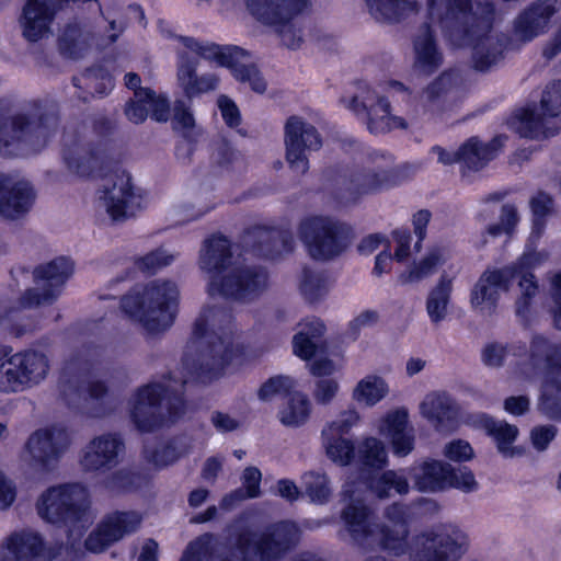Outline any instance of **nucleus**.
Here are the masks:
<instances>
[{
    "label": "nucleus",
    "mask_w": 561,
    "mask_h": 561,
    "mask_svg": "<svg viewBox=\"0 0 561 561\" xmlns=\"http://www.w3.org/2000/svg\"><path fill=\"white\" fill-rule=\"evenodd\" d=\"M328 457L336 463L347 465L354 457V444L344 436L322 435Z\"/></svg>",
    "instance_id": "13d9d810"
},
{
    "label": "nucleus",
    "mask_w": 561,
    "mask_h": 561,
    "mask_svg": "<svg viewBox=\"0 0 561 561\" xmlns=\"http://www.w3.org/2000/svg\"><path fill=\"white\" fill-rule=\"evenodd\" d=\"M531 261V254H524L518 262L511 265L517 270L514 280L518 279V286L522 291L520 297L516 301V313L518 316H525L527 313L531 299L538 293V285L535 280V276L526 271V268L530 266Z\"/></svg>",
    "instance_id": "09e8293b"
},
{
    "label": "nucleus",
    "mask_w": 561,
    "mask_h": 561,
    "mask_svg": "<svg viewBox=\"0 0 561 561\" xmlns=\"http://www.w3.org/2000/svg\"><path fill=\"white\" fill-rule=\"evenodd\" d=\"M379 432L389 439L393 455L405 457L414 449L415 432L409 424L405 410H397L387 414L380 423Z\"/></svg>",
    "instance_id": "c9c22d12"
},
{
    "label": "nucleus",
    "mask_w": 561,
    "mask_h": 561,
    "mask_svg": "<svg viewBox=\"0 0 561 561\" xmlns=\"http://www.w3.org/2000/svg\"><path fill=\"white\" fill-rule=\"evenodd\" d=\"M516 274L517 270L514 266L485 270L471 288V308L484 314L493 313L501 294L508 291Z\"/></svg>",
    "instance_id": "b1692460"
},
{
    "label": "nucleus",
    "mask_w": 561,
    "mask_h": 561,
    "mask_svg": "<svg viewBox=\"0 0 561 561\" xmlns=\"http://www.w3.org/2000/svg\"><path fill=\"white\" fill-rule=\"evenodd\" d=\"M414 69L430 76L437 71L444 61L435 33L430 23H423L413 37Z\"/></svg>",
    "instance_id": "f704fd0d"
},
{
    "label": "nucleus",
    "mask_w": 561,
    "mask_h": 561,
    "mask_svg": "<svg viewBox=\"0 0 561 561\" xmlns=\"http://www.w3.org/2000/svg\"><path fill=\"white\" fill-rule=\"evenodd\" d=\"M343 495L350 500V503L342 511V519L356 545L364 550L381 548L396 556L404 553L410 533L409 526L394 527L373 523L370 510L356 496V490L352 482L344 484Z\"/></svg>",
    "instance_id": "0eeeda50"
},
{
    "label": "nucleus",
    "mask_w": 561,
    "mask_h": 561,
    "mask_svg": "<svg viewBox=\"0 0 561 561\" xmlns=\"http://www.w3.org/2000/svg\"><path fill=\"white\" fill-rule=\"evenodd\" d=\"M443 264V252L439 248H433L425 257L400 276L402 283H416L433 275L437 266Z\"/></svg>",
    "instance_id": "5fc2aeb1"
},
{
    "label": "nucleus",
    "mask_w": 561,
    "mask_h": 561,
    "mask_svg": "<svg viewBox=\"0 0 561 561\" xmlns=\"http://www.w3.org/2000/svg\"><path fill=\"white\" fill-rule=\"evenodd\" d=\"M124 451L123 437L117 433H105L95 436L82 448L79 463L84 472L104 473L121 462Z\"/></svg>",
    "instance_id": "393cba45"
},
{
    "label": "nucleus",
    "mask_w": 561,
    "mask_h": 561,
    "mask_svg": "<svg viewBox=\"0 0 561 561\" xmlns=\"http://www.w3.org/2000/svg\"><path fill=\"white\" fill-rule=\"evenodd\" d=\"M478 417L482 428L496 443L497 450L502 456L512 458L522 454L520 450L512 446L518 435V428L515 425L495 420L485 414H481Z\"/></svg>",
    "instance_id": "37998d69"
},
{
    "label": "nucleus",
    "mask_w": 561,
    "mask_h": 561,
    "mask_svg": "<svg viewBox=\"0 0 561 561\" xmlns=\"http://www.w3.org/2000/svg\"><path fill=\"white\" fill-rule=\"evenodd\" d=\"M36 512L46 523L66 528L71 546L81 539L93 523L87 489L80 483L48 488L36 501Z\"/></svg>",
    "instance_id": "423d86ee"
},
{
    "label": "nucleus",
    "mask_w": 561,
    "mask_h": 561,
    "mask_svg": "<svg viewBox=\"0 0 561 561\" xmlns=\"http://www.w3.org/2000/svg\"><path fill=\"white\" fill-rule=\"evenodd\" d=\"M142 477L131 468H122L103 480L105 489L112 492L131 491L140 486Z\"/></svg>",
    "instance_id": "bf43d9fd"
},
{
    "label": "nucleus",
    "mask_w": 561,
    "mask_h": 561,
    "mask_svg": "<svg viewBox=\"0 0 561 561\" xmlns=\"http://www.w3.org/2000/svg\"><path fill=\"white\" fill-rule=\"evenodd\" d=\"M365 484L378 499H388L391 491L399 495H405L410 491V484L405 470H387L376 478H365Z\"/></svg>",
    "instance_id": "a18cd8bd"
},
{
    "label": "nucleus",
    "mask_w": 561,
    "mask_h": 561,
    "mask_svg": "<svg viewBox=\"0 0 561 561\" xmlns=\"http://www.w3.org/2000/svg\"><path fill=\"white\" fill-rule=\"evenodd\" d=\"M414 488L420 492H439L449 488L453 467L440 460H424L408 469Z\"/></svg>",
    "instance_id": "e433bc0d"
},
{
    "label": "nucleus",
    "mask_w": 561,
    "mask_h": 561,
    "mask_svg": "<svg viewBox=\"0 0 561 561\" xmlns=\"http://www.w3.org/2000/svg\"><path fill=\"white\" fill-rule=\"evenodd\" d=\"M142 517L137 512H117L107 516L85 539V548L94 553L104 551L125 535L135 533Z\"/></svg>",
    "instance_id": "cd10ccee"
},
{
    "label": "nucleus",
    "mask_w": 561,
    "mask_h": 561,
    "mask_svg": "<svg viewBox=\"0 0 561 561\" xmlns=\"http://www.w3.org/2000/svg\"><path fill=\"white\" fill-rule=\"evenodd\" d=\"M284 142L286 161L299 174L309 170V154L322 147L318 129L299 116H290L285 124Z\"/></svg>",
    "instance_id": "5701e85b"
},
{
    "label": "nucleus",
    "mask_w": 561,
    "mask_h": 561,
    "mask_svg": "<svg viewBox=\"0 0 561 561\" xmlns=\"http://www.w3.org/2000/svg\"><path fill=\"white\" fill-rule=\"evenodd\" d=\"M135 96L138 100L147 101L148 108L151 112V117L157 122H167L170 114V105L165 98L157 96L150 89H139L136 91Z\"/></svg>",
    "instance_id": "0e129e2a"
},
{
    "label": "nucleus",
    "mask_w": 561,
    "mask_h": 561,
    "mask_svg": "<svg viewBox=\"0 0 561 561\" xmlns=\"http://www.w3.org/2000/svg\"><path fill=\"white\" fill-rule=\"evenodd\" d=\"M526 353V345L522 342L502 344L499 342L489 343L482 350V362L491 368H499L504 365L507 355L522 356Z\"/></svg>",
    "instance_id": "603ef678"
},
{
    "label": "nucleus",
    "mask_w": 561,
    "mask_h": 561,
    "mask_svg": "<svg viewBox=\"0 0 561 561\" xmlns=\"http://www.w3.org/2000/svg\"><path fill=\"white\" fill-rule=\"evenodd\" d=\"M188 443L185 437H174L169 442L156 447L148 445L144 448V457L147 462L156 468H163L175 462L188 450Z\"/></svg>",
    "instance_id": "de8ad7c7"
},
{
    "label": "nucleus",
    "mask_w": 561,
    "mask_h": 561,
    "mask_svg": "<svg viewBox=\"0 0 561 561\" xmlns=\"http://www.w3.org/2000/svg\"><path fill=\"white\" fill-rule=\"evenodd\" d=\"M179 39L185 48L204 59H214L220 66L231 69L234 78L241 82H248L251 89L263 93L266 82L257 68L250 62L249 53L238 46L220 47L214 43L199 42L194 37L180 36Z\"/></svg>",
    "instance_id": "2eb2a0df"
},
{
    "label": "nucleus",
    "mask_w": 561,
    "mask_h": 561,
    "mask_svg": "<svg viewBox=\"0 0 561 561\" xmlns=\"http://www.w3.org/2000/svg\"><path fill=\"white\" fill-rule=\"evenodd\" d=\"M187 378L174 375L139 387L129 401L130 419L139 432L151 433L174 424L185 412Z\"/></svg>",
    "instance_id": "39448f33"
},
{
    "label": "nucleus",
    "mask_w": 561,
    "mask_h": 561,
    "mask_svg": "<svg viewBox=\"0 0 561 561\" xmlns=\"http://www.w3.org/2000/svg\"><path fill=\"white\" fill-rule=\"evenodd\" d=\"M310 415V401L301 392H293L287 404L279 411V420L286 426L298 427Z\"/></svg>",
    "instance_id": "3c124183"
},
{
    "label": "nucleus",
    "mask_w": 561,
    "mask_h": 561,
    "mask_svg": "<svg viewBox=\"0 0 561 561\" xmlns=\"http://www.w3.org/2000/svg\"><path fill=\"white\" fill-rule=\"evenodd\" d=\"M244 245L265 259H276L294 250L295 240L289 230L253 227L243 238Z\"/></svg>",
    "instance_id": "7c9ffc66"
},
{
    "label": "nucleus",
    "mask_w": 561,
    "mask_h": 561,
    "mask_svg": "<svg viewBox=\"0 0 561 561\" xmlns=\"http://www.w3.org/2000/svg\"><path fill=\"white\" fill-rule=\"evenodd\" d=\"M540 104L542 114L525 108L512 121V127L520 137L540 139L559 133L558 123L546 117L554 118L561 113V81H553L546 87Z\"/></svg>",
    "instance_id": "6ab92c4d"
},
{
    "label": "nucleus",
    "mask_w": 561,
    "mask_h": 561,
    "mask_svg": "<svg viewBox=\"0 0 561 561\" xmlns=\"http://www.w3.org/2000/svg\"><path fill=\"white\" fill-rule=\"evenodd\" d=\"M294 387L295 380L288 376L272 377L260 388L259 398L267 401L276 394H289Z\"/></svg>",
    "instance_id": "338daca9"
},
{
    "label": "nucleus",
    "mask_w": 561,
    "mask_h": 561,
    "mask_svg": "<svg viewBox=\"0 0 561 561\" xmlns=\"http://www.w3.org/2000/svg\"><path fill=\"white\" fill-rule=\"evenodd\" d=\"M375 135L385 134L396 128L405 129L408 124L403 117L390 114V103L375 91L366 88L353 95L348 101L341 100Z\"/></svg>",
    "instance_id": "aec40b11"
},
{
    "label": "nucleus",
    "mask_w": 561,
    "mask_h": 561,
    "mask_svg": "<svg viewBox=\"0 0 561 561\" xmlns=\"http://www.w3.org/2000/svg\"><path fill=\"white\" fill-rule=\"evenodd\" d=\"M198 59L186 51L176 54V83L191 100L217 89L219 78L215 73L197 75Z\"/></svg>",
    "instance_id": "2f4dec72"
},
{
    "label": "nucleus",
    "mask_w": 561,
    "mask_h": 561,
    "mask_svg": "<svg viewBox=\"0 0 561 561\" xmlns=\"http://www.w3.org/2000/svg\"><path fill=\"white\" fill-rule=\"evenodd\" d=\"M421 414L436 431L450 433L457 427L459 409L457 402L444 391H434L425 396L420 404Z\"/></svg>",
    "instance_id": "473e14b6"
},
{
    "label": "nucleus",
    "mask_w": 561,
    "mask_h": 561,
    "mask_svg": "<svg viewBox=\"0 0 561 561\" xmlns=\"http://www.w3.org/2000/svg\"><path fill=\"white\" fill-rule=\"evenodd\" d=\"M299 328L293 337L294 354L308 360L323 348L325 325L321 320L314 318L300 323Z\"/></svg>",
    "instance_id": "a19ab883"
},
{
    "label": "nucleus",
    "mask_w": 561,
    "mask_h": 561,
    "mask_svg": "<svg viewBox=\"0 0 561 561\" xmlns=\"http://www.w3.org/2000/svg\"><path fill=\"white\" fill-rule=\"evenodd\" d=\"M101 351L89 348L81 350L72 354L64 364L59 378V389L67 404L78 410H82L92 416H102L103 408L89 411L84 403L88 400L102 402L107 396L108 387L105 381L96 378L95 373L99 369V357Z\"/></svg>",
    "instance_id": "1a4fd4ad"
},
{
    "label": "nucleus",
    "mask_w": 561,
    "mask_h": 561,
    "mask_svg": "<svg viewBox=\"0 0 561 561\" xmlns=\"http://www.w3.org/2000/svg\"><path fill=\"white\" fill-rule=\"evenodd\" d=\"M44 550L42 536L31 530L13 534L7 546L0 548L9 561L39 560L44 558Z\"/></svg>",
    "instance_id": "58836bf2"
},
{
    "label": "nucleus",
    "mask_w": 561,
    "mask_h": 561,
    "mask_svg": "<svg viewBox=\"0 0 561 561\" xmlns=\"http://www.w3.org/2000/svg\"><path fill=\"white\" fill-rule=\"evenodd\" d=\"M72 83L79 90L77 98L83 102L94 95L104 96L114 87L111 75L101 66L85 69L72 78Z\"/></svg>",
    "instance_id": "79ce46f5"
},
{
    "label": "nucleus",
    "mask_w": 561,
    "mask_h": 561,
    "mask_svg": "<svg viewBox=\"0 0 561 561\" xmlns=\"http://www.w3.org/2000/svg\"><path fill=\"white\" fill-rule=\"evenodd\" d=\"M175 255L168 253L163 249H157L136 261L137 267L148 274H153L160 268L170 265Z\"/></svg>",
    "instance_id": "69168bd1"
},
{
    "label": "nucleus",
    "mask_w": 561,
    "mask_h": 561,
    "mask_svg": "<svg viewBox=\"0 0 561 561\" xmlns=\"http://www.w3.org/2000/svg\"><path fill=\"white\" fill-rule=\"evenodd\" d=\"M529 207L534 217V231L539 234L545 228L547 217L554 213V201L548 193L538 191L530 198Z\"/></svg>",
    "instance_id": "052dcab7"
},
{
    "label": "nucleus",
    "mask_w": 561,
    "mask_h": 561,
    "mask_svg": "<svg viewBox=\"0 0 561 561\" xmlns=\"http://www.w3.org/2000/svg\"><path fill=\"white\" fill-rule=\"evenodd\" d=\"M391 156L371 152L362 164L355 165L339 182L340 188L350 194V198L398 185L403 180L402 171L392 167Z\"/></svg>",
    "instance_id": "4468645a"
},
{
    "label": "nucleus",
    "mask_w": 561,
    "mask_h": 561,
    "mask_svg": "<svg viewBox=\"0 0 561 561\" xmlns=\"http://www.w3.org/2000/svg\"><path fill=\"white\" fill-rule=\"evenodd\" d=\"M72 273L73 262L66 256H59L36 266L33 271L35 287L25 290L20 298V306L33 308L51 305L60 296Z\"/></svg>",
    "instance_id": "a211bd4d"
},
{
    "label": "nucleus",
    "mask_w": 561,
    "mask_h": 561,
    "mask_svg": "<svg viewBox=\"0 0 561 561\" xmlns=\"http://www.w3.org/2000/svg\"><path fill=\"white\" fill-rule=\"evenodd\" d=\"M537 411L550 421L561 422V378L543 379Z\"/></svg>",
    "instance_id": "8fccbe9b"
},
{
    "label": "nucleus",
    "mask_w": 561,
    "mask_h": 561,
    "mask_svg": "<svg viewBox=\"0 0 561 561\" xmlns=\"http://www.w3.org/2000/svg\"><path fill=\"white\" fill-rule=\"evenodd\" d=\"M95 31L87 18H73L59 30L57 44L59 53L70 59L83 58L93 47Z\"/></svg>",
    "instance_id": "c756f323"
},
{
    "label": "nucleus",
    "mask_w": 561,
    "mask_h": 561,
    "mask_svg": "<svg viewBox=\"0 0 561 561\" xmlns=\"http://www.w3.org/2000/svg\"><path fill=\"white\" fill-rule=\"evenodd\" d=\"M100 206L115 221L134 217L144 206L141 190L135 187L125 171L116 172L100 191Z\"/></svg>",
    "instance_id": "4be33fe9"
},
{
    "label": "nucleus",
    "mask_w": 561,
    "mask_h": 561,
    "mask_svg": "<svg viewBox=\"0 0 561 561\" xmlns=\"http://www.w3.org/2000/svg\"><path fill=\"white\" fill-rule=\"evenodd\" d=\"M506 139V136L500 135L490 142L483 144L477 137L469 138L458 149L459 163L471 171L483 169L496 157Z\"/></svg>",
    "instance_id": "4c0bfd02"
},
{
    "label": "nucleus",
    "mask_w": 561,
    "mask_h": 561,
    "mask_svg": "<svg viewBox=\"0 0 561 561\" xmlns=\"http://www.w3.org/2000/svg\"><path fill=\"white\" fill-rule=\"evenodd\" d=\"M35 201L33 185L25 179L0 173V215L19 219L27 214Z\"/></svg>",
    "instance_id": "c85d7f7f"
},
{
    "label": "nucleus",
    "mask_w": 561,
    "mask_h": 561,
    "mask_svg": "<svg viewBox=\"0 0 561 561\" xmlns=\"http://www.w3.org/2000/svg\"><path fill=\"white\" fill-rule=\"evenodd\" d=\"M301 483L310 501L318 504L327 503L331 495V488L325 474L307 472L301 478Z\"/></svg>",
    "instance_id": "4d7b16f0"
},
{
    "label": "nucleus",
    "mask_w": 561,
    "mask_h": 561,
    "mask_svg": "<svg viewBox=\"0 0 561 561\" xmlns=\"http://www.w3.org/2000/svg\"><path fill=\"white\" fill-rule=\"evenodd\" d=\"M460 78L458 72L448 70L431 81L419 94L417 105L425 113H440L446 110L454 93L458 89Z\"/></svg>",
    "instance_id": "72a5a7b5"
},
{
    "label": "nucleus",
    "mask_w": 561,
    "mask_h": 561,
    "mask_svg": "<svg viewBox=\"0 0 561 561\" xmlns=\"http://www.w3.org/2000/svg\"><path fill=\"white\" fill-rule=\"evenodd\" d=\"M369 14L378 22L396 23L416 9L415 0H365Z\"/></svg>",
    "instance_id": "49530a36"
},
{
    "label": "nucleus",
    "mask_w": 561,
    "mask_h": 561,
    "mask_svg": "<svg viewBox=\"0 0 561 561\" xmlns=\"http://www.w3.org/2000/svg\"><path fill=\"white\" fill-rule=\"evenodd\" d=\"M51 360L42 350L28 347L0 363V392L19 393L43 383L50 371Z\"/></svg>",
    "instance_id": "ddd939ff"
},
{
    "label": "nucleus",
    "mask_w": 561,
    "mask_h": 561,
    "mask_svg": "<svg viewBox=\"0 0 561 561\" xmlns=\"http://www.w3.org/2000/svg\"><path fill=\"white\" fill-rule=\"evenodd\" d=\"M451 293L453 278L444 273L426 298V312L432 323L438 324L446 319Z\"/></svg>",
    "instance_id": "c03bdc74"
},
{
    "label": "nucleus",
    "mask_w": 561,
    "mask_h": 561,
    "mask_svg": "<svg viewBox=\"0 0 561 561\" xmlns=\"http://www.w3.org/2000/svg\"><path fill=\"white\" fill-rule=\"evenodd\" d=\"M298 236L309 255L319 261L340 256L351 244L352 228L330 216H310L302 219Z\"/></svg>",
    "instance_id": "9b49d317"
},
{
    "label": "nucleus",
    "mask_w": 561,
    "mask_h": 561,
    "mask_svg": "<svg viewBox=\"0 0 561 561\" xmlns=\"http://www.w3.org/2000/svg\"><path fill=\"white\" fill-rule=\"evenodd\" d=\"M298 541V527L291 522H280L259 534L241 531L234 547L242 561H279Z\"/></svg>",
    "instance_id": "f8f14e48"
},
{
    "label": "nucleus",
    "mask_w": 561,
    "mask_h": 561,
    "mask_svg": "<svg viewBox=\"0 0 561 561\" xmlns=\"http://www.w3.org/2000/svg\"><path fill=\"white\" fill-rule=\"evenodd\" d=\"M528 352L529 364L519 368L523 378L534 379L539 370L543 371V379L561 378V341L536 334L529 342Z\"/></svg>",
    "instance_id": "bb28decb"
},
{
    "label": "nucleus",
    "mask_w": 561,
    "mask_h": 561,
    "mask_svg": "<svg viewBox=\"0 0 561 561\" xmlns=\"http://www.w3.org/2000/svg\"><path fill=\"white\" fill-rule=\"evenodd\" d=\"M558 11V0H536L529 3L514 19L513 42L523 45L546 34Z\"/></svg>",
    "instance_id": "a878e982"
},
{
    "label": "nucleus",
    "mask_w": 561,
    "mask_h": 561,
    "mask_svg": "<svg viewBox=\"0 0 561 561\" xmlns=\"http://www.w3.org/2000/svg\"><path fill=\"white\" fill-rule=\"evenodd\" d=\"M236 354L231 310L224 305L203 309L194 323L183 365L206 381L219 376Z\"/></svg>",
    "instance_id": "20e7f679"
},
{
    "label": "nucleus",
    "mask_w": 561,
    "mask_h": 561,
    "mask_svg": "<svg viewBox=\"0 0 561 561\" xmlns=\"http://www.w3.org/2000/svg\"><path fill=\"white\" fill-rule=\"evenodd\" d=\"M179 300L176 284L168 279H154L141 289L135 288L121 300V308L130 319L149 332L164 331L175 319Z\"/></svg>",
    "instance_id": "6e6552de"
},
{
    "label": "nucleus",
    "mask_w": 561,
    "mask_h": 561,
    "mask_svg": "<svg viewBox=\"0 0 561 561\" xmlns=\"http://www.w3.org/2000/svg\"><path fill=\"white\" fill-rule=\"evenodd\" d=\"M468 548V536L455 525H439L414 539V561H459Z\"/></svg>",
    "instance_id": "dca6fc26"
},
{
    "label": "nucleus",
    "mask_w": 561,
    "mask_h": 561,
    "mask_svg": "<svg viewBox=\"0 0 561 561\" xmlns=\"http://www.w3.org/2000/svg\"><path fill=\"white\" fill-rule=\"evenodd\" d=\"M231 242L221 234L207 238L199 250L198 266L213 274L208 294L241 302L257 299L268 288V273L259 265L232 266Z\"/></svg>",
    "instance_id": "f03ea898"
},
{
    "label": "nucleus",
    "mask_w": 561,
    "mask_h": 561,
    "mask_svg": "<svg viewBox=\"0 0 561 561\" xmlns=\"http://www.w3.org/2000/svg\"><path fill=\"white\" fill-rule=\"evenodd\" d=\"M358 457L365 468L382 469L388 462L383 444L375 437H368L362 443Z\"/></svg>",
    "instance_id": "6e6d98bb"
},
{
    "label": "nucleus",
    "mask_w": 561,
    "mask_h": 561,
    "mask_svg": "<svg viewBox=\"0 0 561 561\" xmlns=\"http://www.w3.org/2000/svg\"><path fill=\"white\" fill-rule=\"evenodd\" d=\"M388 393V386L378 376H367L362 379L353 391V398L367 405H375Z\"/></svg>",
    "instance_id": "864d4df0"
},
{
    "label": "nucleus",
    "mask_w": 561,
    "mask_h": 561,
    "mask_svg": "<svg viewBox=\"0 0 561 561\" xmlns=\"http://www.w3.org/2000/svg\"><path fill=\"white\" fill-rule=\"evenodd\" d=\"M112 123L100 118L92 129H67L62 136V159L70 172L88 176L102 168L107 153Z\"/></svg>",
    "instance_id": "9d476101"
},
{
    "label": "nucleus",
    "mask_w": 561,
    "mask_h": 561,
    "mask_svg": "<svg viewBox=\"0 0 561 561\" xmlns=\"http://www.w3.org/2000/svg\"><path fill=\"white\" fill-rule=\"evenodd\" d=\"M300 290L309 302L320 300L328 293V285L324 275L320 272L304 268Z\"/></svg>",
    "instance_id": "680f3d73"
},
{
    "label": "nucleus",
    "mask_w": 561,
    "mask_h": 561,
    "mask_svg": "<svg viewBox=\"0 0 561 561\" xmlns=\"http://www.w3.org/2000/svg\"><path fill=\"white\" fill-rule=\"evenodd\" d=\"M250 13L261 23L279 27L285 46L296 49L302 43L301 30L291 20L307 5V0H244Z\"/></svg>",
    "instance_id": "f3484780"
},
{
    "label": "nucleus",
    "mask_w": 561,
    "mask_h": 561,
    "mask_svg": "<svg viewBox=\"0 0 561 561\" xmlns=\"http://www.w3.org/2000/svg\"><path fill=\"white\" fill-rule=\"evenodd\" d=\"M58 125L54 105L42 101L19 103L0 99V154L24 157L42 150Z\"/></svg>",
    "instance_id": "7ed1b4c3"
},
{
    "label": "nucleus",
    "mask_w": 561,
    "mask_h": 561,
    "mask_svg": "<svg viewBox=\"0 0 561 561\" xmlns=\"http://www.w3.org/2000/svg\"><path fill=\"white\" fill-rule=\"evenodd\" d=\"M1 325L15 337H21L35 330V323L26 318L20 308H11L0 317Z\"/></svg>",
    "instance_id": "e2e57ef3"
},
{
    "label": "nucleus",
    "mask_w": 561,
    "mask_h": 561,
    "mask_svg": "<svg viewBox=\"0 0 561 561\" xmlns=\"http://www.w3.org/2000/svg\"><path fill=\"white\" fill-rule=\"evenodd\" d=\"M358 414L354 410L342 412L336 420L322 431V435L344 436L357 423Z\"/></svg>",
    "instance_id": "774afa93"
},
{
    "label": "nucleus",
    "mask_w": 561,
    "mask_h": 561,
    "mask_svg": "<svg viewBox=\"0 0 561 561\" xmlns=\"http://www.w3.org/2000/svg\"><path fill=\"white\" fill-rule=\"evenodd\" d=\"M427 15L455 46H471L473 67L486 71L515 48L506 34L494 32L492 0H427Z\"/></svg>",
    "instance_id": "f257e3e1"
},
{
    "label": "nucleus",
    "mask_w": 561,
    "mask_h": 561,
    "mask_svg": "<svg viewBox=\"0 0 561 561\" xmlns=\"http://www.w3.org/2000/svg\"><path fill=\"white\" fill-rule=\"evenodd\" d=\"M70 446L68 431L61 426H50L33 433L26 443L30 467L39 473L54 471Z\"/></svg>",
    "instance_id": "412c9836"
},
{
    "label": "nucleus",
    "mask_w": 561,
    "mask_h": 561,
    "mask_svg": "<svg viewBox=\"0 0 561 561\" xmlns=\"http://www.w3.org/2000/svg\"><path fill=\"white\" fill-rule=\"evenodd\" d=\"M228 545L219 536L206 533L191 541L180 561H233L228 554Z\"/></svg>",
    "instance_id": "ea45409f"
}]
</instances>
